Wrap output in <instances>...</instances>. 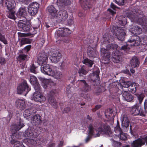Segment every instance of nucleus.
I'll return each mask as SVG.
<instances>
[{
  "label": "nucleus",
  "instance_id": "obj_34",
  "mask_svg": "<svg viewBox=\"0 0 147 147\" xmlns=\"http://www.w3.org/2000/svg\"><path fill=\"white\" fill-rule=\"evenodd\" d=\"M139 63V61L136 57H133L131 61V65L132 68L138 67Z\"/></svg>",
  "mask_w": 147,
  "mask_h": 147
},
{
  "label": "nucleus",
  "instance_id": "obj_48",
  "mask_svg": "<svg viewBox=\"0 0 147 147\" xmlns=\"http://www.w3.org/2000/svg\"><path fill=\"white\" fill-rule=\"evenodd\" d=\"M122 83H123V86L125 88H128L131 85V82L129 81H125L123 80H122Z\"/></svg>",
  "mask_w": 147,
  "mask_h": 147
},
{
  "label": "nucleus",
  "instance_id": "obj_7",
  "mask_svg": "<svg viewBox=\"0 0 147 147\" xmlns=\"http://www.w3.org/2000/svg\"><path fill=\"white\" fill-rule=\"evenodd\" d=\"M147 144V136L138 138L134 141L131 144V147H141L145 143Z\"/></svg>",
  "mask_w": 147,
  "mask_h": 147
},
{
  "label": "nucleus",
  "instance_id": "obj_20",
  "mask_svg": "<svg viewBox=\"0 0 147 147\" xmlns=\"http://www.w3.org/2000/svg\"><path fill=\"white\" fill-rule=\"evenodd\" d=\"M48 60V57L47 54L43 53L40 55L38 57L37 61L38 62L41 64L46 63Z\"/></svg>",
  "mask_w": 147,
  "mask_h": 147
},
{
  "label": "nucleus",
  "instance_id": "obj_60",
  "mask_svg": "<svg viewBox=\"0 0 147 147\" xmlns=\"http://www.w3.org/2000/svg\"><path fill=\"white\" fill-rule=\"evenodd\" d=\"M18 36L20 37H23L28 36L27 34H25L24 33H21L20 32H18Z\"/></svg>",
  "mask_w": 147,
  "mask_h": 147
},
{
  "label": "nucleus",
  "instance_id": "obj_9",
  "mask_svg": "<svg viewBox=\"0 0 147 147\" xmlns=\"http://www.w3.org/2000/svg\"><path fill=\"white\" fill-rule=\"evenodd\" d=\"M51 55H50V59L51 61L54 63H57L59 61L61 57V55L59 52L55 51L53 49L51 51Z\"/></svg>",
  "mask_w": 147,
  "mask_h": 147
},
{
  "label": "nucleus",
  "instance_id": "obj_14",
  "mask_svg": "<svg viewBox=\"0 0 147 147\" xmlns=\"http://www.w3.org/2000/svg\"><path fill=\"white\" fill-rule=\"evenodd\" d=\"M53 69L51 68L50 65L47 64H42L41 66V70L43 74L50 76Z\"/></svg>",
  "mask_w": 147,
  "mask_h": 147
},
{
  "label": "nucleus",
  "instance_id": "obj_61",
  "mask_svg": "<svg viewBox=\"0 0 147 147\" xmlns=\"http://www.w3.org/2000/svg\"><path fill=\"white\" fill-rule=\"evenodd\" d=\"M6 62L5 59L2 57H0V63L2 65H3Z\"/></svg>",
  "mask_w": 147,
  "mask_h": 147
},
{
  "label": "nucleus",
  "instance_id": "obj_13",
  "mask_svg": "<svg viewBox=\"0 0 147 147\" xmlns=\"http://www.w3.org/2000/svg\"><path fill=\"white\" fill-rule=\"evenodd\" d=\"M56 16L59 21L61 22L66 20L68 17V14L66 10H61L58 12Z\"/></svg>",
  "mask_w": 147,
  "mask_h": 147
},
{
  "label": "nucleus",
  "instance_id": "obj_44",
  "mask_svg": "<svg viewBox=\"0 0 147 147\" xmlns=\"http://www.w3.org/2000/svg\"><path fill=\"white\" fill-rule=\"evenodd\" d=\"M34 88L35 90V92H41L40 86L38 82L33 84Z\"/></svg>",
  "mask_w": 147,
  "mask_h": 147
},
{
  "label": "nucleus",
  "instance_id": "obj_59",
  "mask_svg": "<svg viewBox=\"0 0 147 147\" xmlns=\"http://www.w3.org/2000/svg\"><path fill=\"white\" fill-rule=\"evenodd\" d=\"M121 144V142L115 141L114 142V145L115 147H120Z\"/></svg>",
  "mask_w": 147,
  "mask_h": 147
},
{
  "label": "nucleus",
  "instance_id": "obj_26",
  "mask_svg": "<svg viewBox=\"0 0 147 147\" xmlns=\"http://www.w3.org/2000/svg\"><path fill=\"white\" fill-rule=\"evenodd\" d=\"M119 89L117 85L115 83H113L111 86L109 91L111 94H113L114 95L115 94L117 93L119 91Z\"/></svg>",
  "mask_w": 147,
  "mask_h": 147
},
{
  "label": "nucleus",
  "instance_id": "obj_29",
  "mask_svg": "<svg viewBox=\"0 0 147 147\" xmlns=\"http://www.w3.org/2000/svg\"><path fill=\"white\" fill-rule=\"evenodd\" d=\"M48 102L53 108L56 109L58 107V104L55 98L52 96L49 97Z\"/></svg>",
  "mask_w": 147,
  "mask_h": 147
},
{
  "label": "nucleus",
  "instance_id": "obj_58",
  "mask_svg": "<svg viewBox=\"0 0 147 147\" xmlns=\"http://www.w3.org/2000/svg\"><path fill=\"white\" fill-rule=\"evenodd\" d=\"M144 112L145 114L147 113V99L145 100L144 103Z\"/></svg>",
  "mask_w": 147,
  "mask_h": 147
},
{
  "label": "nucleus",
  "instance_id": "obj_28",
  "mask_svg": "<svg viewBox=\"0 0 147 147\" xmlns=\"http://www.w3.org/2000/svg\"><path fill=\"white\" fill-rule=\"evenodd\" d=\"M31 122L34 125H38L41 123V117L38 115L34 116Z\"/></svg>",
  "mask_w": 147,
  "mask_h": 147
},
{
  "label": "nucleus",
  "instance_id": "obj_57",
  "mask_svg": "<svg viewBox=\"0 0 147 147\" xmlns=\"http://www.w3.org/2000/svg\"><path fill=\"white\" fill-rule=\"evenodd\" d=\"M71 110L70 108L69 107H67L65 108L62 111L63 113H67L70 111Z\"/></svg>",
  "mask_w": 147,
  "mask_h": 147
},
{
  "label": "nucleus",
  "instance_id": "obj_38",
  "mask_svg": "<svg viewBox=\"0 0 147 147\" xmlns=\"http://www.w3.org/2000/svg\"><path fill=\"white\" fill-rule=\"evenodd\" d=\"M24 126V124L22 123L20 121L18 124H14L11 125L13 129L16 131H18Z\"/></svg>",
  "mask_w": 147,
  "mask_h": 147
},
{
  "label": "nucleus",
  "instance_id": "obj_40",
  "mask_svg": "<svg viewBox=\"0 0 147 147\" xmlns=\"http://www.w3.org/2000/svg\"><path fill=\"white\" fill-rule=\"evenodd\" d=\"M82 62L90 67H92L94 63L92 61L87 58L84 59L82 61Z\"/></svg>",
  "mask_w": 147,
  "mask_h": 147
},
{
  "label": "nucleus",
  "instance_id": "obj_45",
  "mask_svg": "<svg viewBox=\"0 0 147 147\" xmlns=\"http://www.w3.org/2000/svg\"><path fill=\"white\" fill-rule=\"evenodd\" d=\"M28 56L24 54H20L19 55L17 58V60L20 61H24L27 57Z\"/></svg>",
  "mask_w": 147,
  "mask_h": 147
},
{
  "label": "nucleus",
  "instance_id": "obj_55",
  "mask_svg": "<svg viewBox=\"0 0 147 147\" xmlns=\"http://www.w3.org/2000/svg\"><path fill=\"white\" fill-rule=\"evenodd\" d=\"M36 31L34 28L31 27L29 34L30 35H34L36 33Z\"/></svg>",
  "mask_w": 147,
  "mask_h": 147
},
{
  "label": "nucleus",
  "instance_id": "obj_16",
  "mask_svg": "<svg viewBox=\"0 0 147 147\" xmlns=\"http://www.w3.org/2000/svg\"><path fill=\"white\" fill-rule=\"evenodd\" d=\"M100 71L98 68H96L95 71H94L93 73V77L94 80H93L94 82L96 83V82L97 84H94V86H97L98 85L99 83L100 78H99V74Z\"/></svg>",
  "mask_w": 147,
  "mask_h": 147
},
{
  "label": "nucleus",
  "instance_id": "obj_54",
  "mask_svg": "<svg viewBox=\"0 0 147 147\" xmlns=\"http://www.w3.org/2000/svg\"><path fill=\"white\" fill-rule=\"evenodd\" d=\"M36 67L33 64L32 66L30 67V71L36 74L37 73L36 70Z\"/></svg>",
  "mask_w": 147,
  "mask_h": 147
},
{
  "label": "nucleus",
  "instance_id": "obj_2",
  "mask_svg": "<svg viewBox=\"0 0 147 147\" xmlns=\"http://www.w3.org/2000/svg\"><path fill=\"white\" fill-rule=\"evenodd\" d=\"M112 32L114 36L116 37L119 40L123 41L126 35L124 29L121 27H113Z\"/></svg>",
  "mask_w": 147,
  "mask_h": 147
},
{
  "label": "nucleus",
  "instance_id": "obj_42",
  "mask_svg": "<svg viewBox=\"0 0 147 147\" xmlns=\"http://www.w3.org/2000/svg\"><path fill=\"white\" fill-rule=\"evenodd\" d=\"M110 35L109 34H107V35H104L103 36V38L104 39V42L105 43H109L111 42L113 39L112 38H109Z\"/></svg>",
  "mask_w": 147,
  "mask_h": 147
},
{
  "label": "nucleus",
  "instance_id": "obj_22",
  "mask_svg": "<svg viewBox=\"0 0 147 147\" xmlns=\"http://www.w3.org/2000/svg\"><path fill=\"white\" fill-rule=\"evenodd\" d=\"M90 0H80L79 3L82 8L84 9H90L92 6L89 1Z\"/></svg>",
  "mask_w": 147,
  "mask_h": 147
},
{
  "label": "nucleus",
  "instance_id": "obj_10",
  "mask_svg": "<svg viewBox=\"0 0 147 147\" xmlns=\"http://www.w3.org/2000/svg\"><path fill=\"white\" fill-rule=\"evenodd\" d=\"M130 112L132 115L135 116L140 115L144 116L146 114L144 111L137 105L131 108Z\"/></svg>",
  "mask_w": 147,
  "mask_h": 147
},
{
  "label": "nucleus",
  "instance_id": "obj_53",
  "mask_svg": "<svg viewBox=\"0 0 147 147\" xmlns=\"http://www.w3.org/2000/svg\"><path fill=\"white\" fill-rule=\"evenodd\" d=\"M114 130L116 133H117L118 131L122 130V129H121L120 127L118 121H117V125L114 128Z\"/></svg>",
  "mask_w": 147,
  "mask_h": 147
},
{
  "label": "nucleus",
  "instance_id": "obj_18",
  "mask_svg": "<svg viewBox=\"0 0 147 147\" xmlns=\"http://www.w3.org/2000/svg\"><path fill=\"white\" fill-rule=\"evenodd\" d=\"M15 105L18 109L23 110L25 108V101L22 99H18L16 101Z\"/></svg>",
  "mask_w": 147,
  "mask_h": 147
},
{
  "label": "nucleus",
  "instance_id": "obj_17",
  "mask_svg": "<svg viewBox=\"0 0 147 147\" xmlns=\"http://www.w3.org/2000/svg\"><path fill=\"white\" fill-rule=\"evenodd\" d=\"M18 27L22 29L24 31L29 32L31 28L30 25H26L24 23V22H22L21 20L18 22Z\"/></svg>",
  "mask_w": 147,
  "mask_h": 147
},
{
  "label": "nucleus",
  "instance_id": "obj_41",
  "mask_svg": "<svg viewBox=\"0 0 147 147\" xmlns=\"http://www.w3.org/2000/svg\"><path fill=\"white\" fill-rule=\"evenodd\" d=\"M15 11L14 9L9 10L7 14V16L9 18L14 19L15 18Z\"/></svg>",
  "mask_w": 147,
  "mask_h": 147
},
{
  "label": "nucleus",
  "instance_id": "obj_25",
  "mask_svg": "<svg viewBox=\"0 0 147 147\" xmlns=\"http://www.w3.org/2000/svg\"><path fill=\"white\" fill-rule=\"evenodd\" d=\"M78 82L82 85L83 86L82 90L84 92H88L90 90L91 87L84 80H78Z\"/></svg>",
  "mask_w": 147,
  "mask_h": 147
},
{
  "label": "nucleus",
  "instance_id": "obj_63",
  "mask_svg": "<svg viewBox=\"0 0 147 147\" xmlns=\"http://www.w3.org/2000/svg\"><path fill=\"white\" fill-rule=\"evenodd\" d=\"M101 107V105H97L95 106V108L93 109V111H95L96 110L99 109Z\"/></svg>",
  "mask_w": 147,
  "mask_h": 147
},
{
  "label": "nucleus",
  "instance_id": "obj_19",
  "mask_svg": "<svg viewBox=\"0 0 147 147\" xmlns=\"http://www.w3.org/2000/svg\"><path fill=\"white\" fill-rule=\"evenodd\" d=\"M122 95L123 99L128 102L131 101L134 98V96L127 91L123 92Z\"/></svg>",
  "mask_w": 147,
  "mask_h": 147
},
{
  "label": "nucleus",
  "instance_id": "obj_3",
  "mask_svg": "<svg viewBox=\"0 0 147 147\" xmlns=\"http://www.w3.org/2000/svg\"><path fill=\"white\" fill-rule=\"evenodd\" d=\"M42 130L41 128L38 127L34 130L28 129L25 131L24 135L25 137L29 138H36Z\"/></svg>",
  "mask_w": 147,
  "mask_h": 147
},
{
  "label": "nucleus",
  "instance_id": "obj_47",
  "mask_svg": "<svg viewBox=\"0 0 147 147\" xmlns=\"http://www.w3.org/2000/svg\"><path fill=\"white\" fill-rule=\"evenodd\" d=\"M88 134L91 136H92L93 135L94 133V128L93 127V125L92 123H91L89 124L88 127Z\"/></svg>",
  "mask_w": 147,
  "mask_h": 147
},
{
  "label": "nucleus",
  "instance_id": "obj_24",
  "mask_svg": "<svg viewBox=\"0 0 147 147\" xmlns=\"http://www.w3.org/2000/svg\"><path fill=\"white\" fill-rule=\"evenodd\" d=\"M130 31L133 34L136 35L140 34L142 32L141 28L137 25L133 26L130 29Z\"/></svg>",
  "mask_w": 147,
  "mask_h": 147
},
{
  "label": "nucleus",
  "instance_id": "obj_31",
  "mask_svg": "<svg viewBox=\"0 0 147 147\" xmlns=\"http://www.w3.org/2000/svg\"><path fill=\"white\" fill-rule=\"evenodd\" d=\"M139 86V85L138 84L134 83L131 84V85L129 88L128 90L132 93H134L138 89Z\"/></svg>",
  "mask_w": 147,
  "mask_h": 147
},
{
  "label": "nucleus",
  "instance_id": "obj_64",
  "mask_svg": "<svg viewBox=\"0 0 147 147\" xmlns=\"http://www.w3.org/2000/svg\"><path fill=\"white\" fill-rule=\"evenodd\" d=\"M28 141L30 142L31 144H34L36 143V141L33 139L29 138Z\"/></svg>",
  "mask_w": 147,
  "mask_h": 147
},
{
  "label": "nucleus",
  "instance_id": "obj_33",
  "mask_svg": "<svg viewBox=\"0 0 147 147\" xmlns=\"http://www.w3.org/2000/svg\"><path fill=\"white\" fill-rule=\"evenodd\" d=\"M6 3L7 7L8 10H14L15 5L16 3L14 0H9Z\"/></svg>",
  "mask_w": 147,
  "mask_h": 147
},
{
  "label": "nucleus",
  "instance_id": "obj_52",
  "mask_svg": "<svg viewBox=\"0 0 147 147\" xmlns=\"http://www.w3.org/2000/svg\"><path fill=\"white\" fill-rule=\"evenodd\" d=\"M115 2L119 6L123 5L124 4V0H115Z\"/></svg>",
  "mask_w": 147,
  "mask_h": 147
},
{
  "label": "nucleus",
  "instance_id": "obj_6",
  "mask_svg": "<svg viewBox=\"0 0 147 147\" xmlns=\"http://www.w3.org/2000/svg\"><path fill=\"white\" fill-rule=\"evenodd\" d=\"M30 90V89L29 88L26 81L25 80L17 87V92L19 94H21L25 91L27 94Z\"/></svg>",
  "mask_w": 147,
  "mask_h": 147
},
{
  "label": "nucleus",
  "instance_id": "obj_4",
  "mask_svg": "<svg viewBox=\"0 0 147 147\" xmlns=\"http://www.w3.org/2000/svg\"><path fill=\"white\" fill-rule=\"evenodd\" d=\"M98 127L97 128L98 132L100 133L106 134H109L111 133L110 127L105 123L100 122L98 124Z\"/></svg>",
  "mask_w": 147,
  "mask_h": 147
},
{
  "label": "nucleus",
  "instance_id": "obj_21",
  "mask_svg": "<svg viewBox=\"0 0 147 147\" xmlns=\"http://www.w3.org/2000/svg\"><path fill=\"white\" fill-rule=\"evenodd\" d=\"M47 9L49 14L53 17H55L56 16L58 10L53 5H51L48 6L47 8Z\"/></svg>",
  "mask_w": 147,
  "mask_h": 147
},
{
  "label": "nucleus",
  "instance_id": "obj_12",
  "mask_svg": "<svg viewBox=\"0 0 147 147\" xmlns=\"http://www.w3.org/2000/svg\"><path fill=\"white\" fill-rule=\"evenodd\" d=\"M31 99L36 102H43L46 100L45 96L41 94V92H35L31 97Z\"/></svg>",
  "mask_w": 147,
  "mask_h": 147
},
{
  "label": "nucleus",
  "instance_id": "obj_37",
  "mask_svg": "<svg viewBox=\"0 0 147 147\" xmlns=\"http://www.w3.org/2000/svg\"><path fill=\"white\" fill-rule=\"evenodd\" d=\"M31 42V40L30 39L26 38H22L19 43V45L20 47H22L23 45L30 43Z\"/></svg>",
  "mask_w": 147,
  "mask_h": 147
},
{
  "label": "nucleus",
  "instance_id": "obj_30",
  "mask_svg": "<svg viewBox=\"0 0 147 147\" xmlns=\"http://www.w3.org/2000/svg\"><path fill=\"white\" fill-rule=\"evenodd\" d=\"M13 137L12 140L10 142V143L13 144H15L13 147H23L24 145L22 142H20L17 140L16 139Z\"/></svg>",
  "mask_w": 147,
  "mask_h": 147
},
{
  "label": "nucleus",
  "instance_id": "obj_15",
  "mask_svg": "<svg viewBox=\"0 0 147 147\" xmlns=\"http://www.w3.org/2000/svg\"><path fill=\"white\" fill-rule=\"evenodd\" d=\"M57 35L59 37L66 36L71 33V31L68 28L60 29L56 32Z\"/></svg>",
  "mask_w": 147,
  "mask_h": 147
},
{
  "label": "nucleus",
  "instance_id": "obj_1",
  "mask_svg": "<svg viewBox=\"0 0 147 147\" xmlns=\"http://www.w3.org/2000/svg\"><path fill=\"white\" fill-rule=\"evenodd\" d=\"M141 42V39L139 36L134 35L132 36L128 40V42L131 43L130 45L125 43L121 47L119 46L120 51L117 50V49H119V46L115 44H109L107 46L106 49L103 48L102 46L100 51L102 60L106 61L104 62V63L108 64L110 59L111 53L109 51H113L112 54V60L114 62L119 63L122 60V56L123 54L121 51L123 50L127 53L129 52V50L131 48V47L138 46L140 44Z\"/></svg>",
  "mask_w": 147,
  "mask_h": 147
},
{
  "label": "nucleus",
  "instance_id": "obj_50",
  "mask_svg": "<svg viewBox=\"0 0 147 147\" xmlns=\"http://www.w3.org/2000/svg\"><path fill=\"white\" fill-rule=\"evenodd\" d=\"M144 97V95L143 94H138L137 96L138 100L139 101V103L140 104H141L142 103Z\"/></svg>",
  "mask_w": 147,
  "mask_h": 147
},
{
  "label": "nucleus",
  "instance_id": "obj_32",
  "mask_svg": "<svg viewBox=\"0 0 147 147\" xmlns=\"http://www.w3.org/2000/svg\"><path fill=\"white\" fill-rule=\"evenodd\" d=\"M72 0H57V5L61 6H64L69 5L71 3Z\"/></svg>",
  "mask_w": 147,
  "mask_h": 147
},
{
  "label": "nucleus",
  "instance_id": "obj_56",
  "mask_svg": "<svg viewBox=\"0 0 147 147\" xmlns=\"http://www.w3.org/2000/svg\"><path fill=\"white\" fill-rule=\"evenodd\" d=\"M78 73L79 74H86L87 72V71L82 67L78 71Z\"/></svg>",
  "mask_w": 147,
  "mask_h": 147
},
{
  "label": "nucleus",
  "instance_id": "obj_11",
  "mask_svg": "<svg viewBox=\"0 0 147 147\" xmlns=\"http://www.w3.org/2000/svg\"><path fill=\"white\" fill-rule=\"evenodd\" d=\"M122 122L121 124L122 130H123L125 132L129 129V121L126 115H124L122 118Z\"/></svg>",
  "mask_w": 147,
  "mask_h": 147
},
{
  "label": "nucleus",
  "instance_id": "obj_46",
  "mask_svg": "<svg viewBox=\"0 0 147 147\" xmlns=\"http://www.w3.org/2000/svg\"><path fill=\"white\" fill-rule=\"evenodd\" d=\"M120 134V139L122 140H125L127 139V137L126 136L125 134L124 133L122 130L118 131Z\"/></svg>",
  "mask_w": 147,
  "mask_h": 147
},
{
  "label": "nucleus",
  "instance_id": "obj_27",
  "mask_svg": "<svg viewBox=\"0 0 147 147\" xmlns=\"http://www.w3.org/2000/svg\"><path fill=\"white\" fill-rule=\"evenodd\" d=\"M50 76H52L56 79H59L62 77V75L60 71L53 69Z\"/></svg>",
  "mask_w": 147,
  "mask_h": 147
},
{
  "label": "nucleus",
  "instance_id": "obj_43",
  "mask_svg": "<svg viewBox=\"0 0 147 147\" xmlns=\"http://www.w3.org/2000/svg\"><path fill=\"white\" fill-rule=\"evenodd\" d=\"M87 54L89 58L91 59L94 58L96 55L95 52L92 50H88L87 52Z\"/></svg>",
  "mask_w": 147,
  "mask_h": 147
},
{
  "label": "nucleus",
  "instance_id": "obj_49",
  "mask_svg": "<svg viewBox=\"0 0 147 147\" xmlns=\"http://www.w3.org/2000/svg\"><path fill=\"white\" fill-rule=\"evenodd\" d=\"M30 83L32 85L38 83L37 78L34 76H30Z\"/></svg>",
  "mask_w": 147,
  "mask_h": 147
},
{
  "label": "nucleus",
  "instance_id": "obj_36",
  "mask_svg": "<svg viewBox=\"0 0 147 147\" xmlns=\"http://www.w3.org/2000/svg\"><path fill=\"white\" fill-rule=\"evenodd\" d=\"M119 23L121 26H123L126 24L127 22V18L126 17L121 15L118 18Z\"/></svg>",
  "mask_w": 147,
  "mask_h": 147
},
{
  "label": "nucleus",
  "instance_id": "obj_39",
  "mask_svg": "<svg viewBox=\"0 0 147 147\" xmlns=\"http://www.w3.org/2000/svg\"><path fill=\"white\" fill-rule=\"evenodd\" d=\"M33 108L29 109H26L24 112V117L27 118V117L30 116L33 112Z\"/></svg>",
  "mask_w": 147,
  "mask_h": 147
},
{
  "label": "nucleus",
  "instance_id": "obj_51",
  "mask_svg": "<svg viewBox=\"0 0 147 147\" xmlns=\"http://www.w3.org/2000/svg\"><path fill=\"white\" fill-rule=\"evenodd\" d=\"M0 41L3 42L5 44H7V42L5 38V36L4 35H3L0 33Z\"/></svg>",
  "mask_w": 147,
  "mask_h": 147
},
{
  "label": "nucleus",
  "instance_id": "obj_5",
  "mask_svg": "<svg viewBox=\"0 0 147 147\" xmlns=\"http://www.w3.org/2000/svg\"><path fill=\"white\" fill-rule=\"evenodd\" d=\"M127 17L131 18L132 21L136 22L137 24L142 26H145L147 23V19L145 17L141 16L134 17L132 14L129 13Z\"/></svg>",
  "mask_w": 147,
  "mask_h": 147
},
{
  "label": "nucleus",
  "instance_id": "obj_35",
  "mask_svg": "<svg viewBox=\"0 0 147 147\" xmlns=\"http://www.w3.org/2000/svg\"><path fill=\"white\" fill-rule=\"evenodd\" d=\"M105 115L107 118L113 117L116 115V112L112 109H110L109 111L105 113Z\"/></svg>",
  "mask_w": 147,
  "mask_h": 147
},
{
  "label": "nucleus",
  "instance_id": "obj_8",
  "mask_svg": "<svg viewBox=\"0 0 147 147\" xmlns=\"http://www.w3.org/2000/svg\"><path fill=\"white\" fill-rule=\"evenodd\" d=\"M39 7V4L36 2L30 4L28 8V13L32 16H34L37 12Z\"/></svg>",
  "mask_w": 147,
  "mask_h": 147
},
{
  "label": "nucleus",
  "instance_id": "obj_62",
  "mask_svg": "<svg viewBox=\"0 0 147 147\" xmlns=\"http://www.w3.org/2000/svg\"><path fill=\"white\" fill-rule=\"evenodd\" d=\"M107 11H109L110 13L113 16L114 14H115L116 12L115 11H114L113 10H112L110 8H109L107 9Z\"/></svg>",
  "mask_w": 147,
  "mask_h": 147
},
{
  "label": "nucleus",
  "instance_id": "obj_23",
  "mask_svg": "<svg viewBox=\"0 0 147 147\" xmlns=\"http://www.w3.org/2000/svg\"><path fill=\"white\" fill-rule=\"evenodd\" d=\"M27 15L26 7H20L17 13V16L18 18H24Z\"/></svg>",
  "mask_w": 147,
  "mask_h": 147
}]
</instances>
